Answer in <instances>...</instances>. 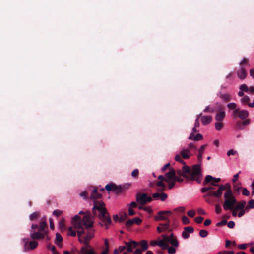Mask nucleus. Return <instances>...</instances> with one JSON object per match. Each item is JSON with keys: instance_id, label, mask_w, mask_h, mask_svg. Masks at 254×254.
Wrapping results in <instances>:
<instances>
[{"instance_id": "f257e3e1", "label": "nucleus", "mask_w": 254, "mask_h": 254, "mask_svg": "<svg viewBox=\"0 0 254 254\" xmlns=\"http://www.w3.org/2000/svg\"><path fill=\"white\" fill-rule=\"evenodd\" d=\"M101 196V195L97 192V188H94L90 196L91 199L94 200L92 211L93 214L101 221L99 225L101 226H105L106 229H108L112 224V221L105 208V204L101 200H95L100 198Z\"/></svg>"}, {"instance_id": "f03ea898", "label": "nucleus", "mask_w": 254, "mask_h": 254, "mask_svg": "<svg viewBox=\"0 0 254 254\" xmlns=\"http://www.w3.org/2000/svg\"><path fill=\"white\" fill-rule=\"evenodd\" d=\"M47 226L46 217L45 216L41 218L39 227L37 224L32 223L31 225L32 231L30 233L31 238L34 240L44 238L47 234V231L46 230Z\"/></svg>"}, {"instance_id": "7ed1b4c3", "label": "nucleus", "mask_w": 254, "mask_h": 254, "mask_svg": "<svg viewBox=\"0 0 254 254\" xmlns=\"http://www.w3.org/2000/svg\"><path fill=\"white\" fill-rule=\"evenodd\" d=\"M227 191L224 194L223 208L225 210H232L237 203V200L233 194L231 186L227 187Z\"/></svg>"}, {"instance_id": "20e7f679", "label": "nucleus", "mask_w": 254, "mask_h": 254, "mask_svg": "<svg viewBox=\"0 0 254 254\" xmlns=\"http://www.w3.org/2000/svg\"><path fill=\"white\" fill-rule=\"evenodd\" d=\"M229 187L230 185L229 184L221 185L219 186V189L216 191L213 190L214 189V187H205L201 189V191L202 193L208 191V194L206 195L208 196H214L216 198H219L222 194V191L226 190L227 187Z\"/></svg>"}, {"instance_id": "39448f33", "label": "nucleus", "mask_w": 254, "mask_h": 254, "mask_svg": "<svg viewBox=\"0 0 254 254\" xmlns=\"http://www.w3.org/2000/svg\"><path fill=\"white\" fill-rule=\"evenodd\" d=\"M240 68L237 71V75L238 77L241 80L244 79L247 75V72L246 70L247 66L250 67V65L249 64L248 60L246 58H244L242 61H241L239 63Z\"/></svg>"}, {"instance_id": "423d86ee", "label": "nucleus", "mask_w": 254, "mask_h": 254, "mask_svg": "<svg viewBox=\"0 0 254 254\" xmlns=\"http://www.w3.org/2000/svg\"><path fill=\"white\" fill-rule=\"evenodd\" d=\"M188 179L196 181L199 183H200L202 179V175L200 172V165H195L193 166L192 170L191 171Z\"/></svg>"}, {"instance_id": "0eeeda50", "label": "nucleus", "mask_w": 254, "mask_h": 254, "mask_svg": "<svg viewBox=\"0 0 254 254\" xmlns=\"http://www.w3.org/2000/svg\"><path fill=\"white\" fill-rule=\"evenodd\" d=\"M28 239H23L24 246V251L26 252L35 249L38 246V243L35 240L29 242Z\"/></svg>"}, {"instance_id": "6e6552de", "label": "nucleus", "mask_w": 254, "mask_h": 254, "mask_svg": "<svg viewBox=\"0 0 254 254\" xmlns=\"http://www.w3.org/2000/svg\"><path fill=\"white\" fill-rule=\"evenodd\" d=\"M171 214L172 212L171 211H160L158 212L157 215L155 216L154 219L157 221L165 220L168 222V220H169L168 218Z\"/></svg>"}, {"instance_id": "1a4fd4ad", "label": "nucleus", "mask_w": 254, "mask_h": 254, "mask_svg": "<svg viewBox=\"0 0 254 254\" xmlns=\"http://www.w3.org/2000/svg\"><path fill=\"white\" fill-rule=\"evenodd\" d=\"M217 113L215 115V120L217 121L222 122L226 115V113L223 109V107L220 104L217 103L216 110Z\"/></svg>"}, {"instance_id": "9d476101", "label": "nucleus", "mask_w": 254, "mask_h": 254, "mask_svg": "<svg viewBox=\"0 0 254 254\" xmlns=\"http://www.w3.org/2000/svg\"><path fill=\"white\" fill-rule=\"evenodd\" d=\"M152 200V198L146 194H139L136 196V201L138 203L144 205Z\"/></svg>"}, {"instance_id": "9b49d317", "label": "nucleus", "mask_w": 254, "mask_h": 254, "mask_svg": "<svg viewBox=\"0 0 254 254\" xmlns=\"http://www.w3.org/2000/svg\"><path fill=\"white\" fill-rule=\"evenodd\" d=\"M190 172L191 171L190 167L188 166L184 165L182 167V170L177 171V174L180 176L188 178Z\"/></svg>"}, {"instance_id": "f8f14e48", "label": "nucleus", "mask_w": 254, "mask_h": 254, "mask_svg": "<svg viewBox=\"0 0 254 254\" xmlns=\"http://www.w3.org/2000/svg\"><path fill=\"white\" fill-rule=\"evenodd\" d=\"M126 249L128 252H132L133 250L136 248L138 243L135 241H131L128 242H126Z\"/></svg>"}, {"instance_id": "ddd939ff", "label": "nucleus", "mask_w": 254, "mask_h": 254, "mask_svg": "<svg viewBox=\"0 0 254 254\" xmlns=\"http://www.w3.org/2000/svg\"><path fill=\"white\" fill-rule=\"evenodd\" d=\"M142 220L138 218L135 217L132 219H129L127 220L125 224V225L127 227H129L131 225H132L133 224H140L141 223Z\"/></svg>"}, {"instance_id": "4468645a", "label": "nucleus", "mask_w": 254, "mask_h": 254, "mask_svg": "<svg viewBox=\"0 0 254 254\" xmlns=\"http://www.w3.org/2000/svg\"><path fill=\"white\" fill-rule=\"evenodd\" d=\"M165 176L166 177L165 179L166 182L169 183L170 181H174L176 176L175 171L174 170L171 169L169 172L165 174Z\"/></svg>"}, {"instance_id": "2eb2a0df", "label": "nucleus", "mask_w": 254, "mask_h": 254, "mask_svg": "<svg viewBox=\"0 0 254 254\" xmlns=\"http://www.w3.org/2000/svg\"><path fill=\"white\" fill-rule=\"evenodd\" d=\"M152 197L155 200L164 201L167 198V195L165 193H154L152 194Z\"/></svg>"}, {"instance_id": "dca6fc26", "label": "nucleus", "mask_w": 254, "mask_h": 254, "mask_svg": "<svg viewBox=\"0 0 254 254\" xmlns=\"http://www.w3.org/2000/svg\"><path fill=\"white\" fill-rule=\"evenodd\" d=\"M181 156L185 159H188L191 155V153L189 149L186 148H182L180 152Z\"/></svg>"}, {"instance_id": "f3484780", "label": "nucleus", "mask_w": 254, "mask_h": 254, "mask_svg": "<svg viewBox=\"0 0 254 254\" xmlns=\"http://www.w3.org/2000/svg\"><path fill=\"white\" fill-rule=\"evenodd\" d=\"M201 119V122L202 124L204 125H206L209 124L212 120V117L211 116H202L201 115L200 118Z\"/></svg>"}, {"instance_id": "a211bd4d", "label": "nucleus", "mask_w": 254, "mask_h": 254, "mask_svg": "<svg viewBox=\"0 0 254 254\" xmlns=\"http://www.w3.org/2000/svg\"><path fill=\"white\" fill-rule=\"evenodd\" d=\"M63 241V237L59 233H56L55 244L60 248H62V245L61 244Z\"/></svg>"}, {"instance_id": "6ab92c4d", "label": "nucleus", "mask_w": 254, "mask_h": 254, "mask_svg": "<svg viewBox=\"0 0 254 254\" xmlns=\"http://www.w3.org/2000/svg\"><path fill=\"white\" fill-rule=\"evenodd\" d=\"M59 229L62 231H64L66 229V227L65 225V219L64 218H62L59 222L58 223Z\"/></svg>"}, {"instance_id": "aec40b11", "label": "nucleus", "mask_w": 254, "mask_h": 254, "mask_svg": "<svg viewBox=\"0 0 254 254\" xmlns=\"http://www.w3.org/2000/svg\"><path fill=\"white\" fill-rule=\"evenodd\" d=\"M168 243L164 242L162 239L158 240V246L163 249H166L168 248Z\"/></svg>"}, {"instance_id": "412c9836", "label": "nucleus", "mask_w": 254, "mask_h": 254, "mask_svg": "<svg viewBox=\"0 0 254 254\" xmlns=\"http://www.w3.org/2000/svg\"><path fill=\"white\" fill-rule=\"evenodd\" d=\"M249 116V112L247 110H243L239 112V117L241 119H245Z\"/></svg>"}, {"instance_id": "4be33fe9", "label": "nucleus", "mask_w": 254, "mask_h": 254, "mask_svg": "<svg viewBox=\"0 0 254 254\" xmlns=\"http://www.w3.org/2000/svg\"><path fill=\"white\" fill-rule=\"evenodd\" d=\"M219 97L225 102L229 101L230 100V96L227 93H220Z\"/></svg>"}, {"instance_id": "5701e85b", "label": "nucleus", "mask_w": 254, "mask_h": 254, "mask_svg": "<svg viewBox=\"0 0 254 254\" xmlns=\"http://www.w3.org/2000/svg\"><path fill=\"white\" fill-rule=\"evenodd\" d=\"M156 185L158 187L157 191L162 192L165 190V185L161 181L158 182Z\"/></svg>"}, {"instance_id": "b1692460", "label": "nucleus", "mask_w": 254, "mask_h": 254, "mask_svg": "<svg viewBox=\"0 0 254 254\" xmlns=\"http://www.w3.org/2000/svg\"><path fill=\"white\" fill-rule=\"evenodd\" d=\"M169 243L174 247L177 248L179 246V243L175 238H170Z\"/></svg>"}, {"instance_id": "393cba45", "label": "nucleus", "mask_w": 254, "mask_h": 254, "mask_svg": "<svg viewBox=\"0 0 254 254\" xmlns=\"http://www.w3.org/2000/svg\"><path fill=\"white\" fill-rule=\"evenodd\" d=\"M139 244L141 247L143 251H145L148 249V245L146 241L141 240Z\"/></svg>"}, {"instance_id": "a878e982", "label": "nucleus", "mask_w": 254, "mask_h": 254, "mask_svg": "<svg viewBox=\"0 0 254 254\" xmlns=\"http://www.w3.org/2000/svg\"><path fill=\"white\" fill-rule=\"evenodd\" d=\"M246 202H242L239 204H238L236 206H234V208H235L237 211L238 210H241L243 209H244V207L245 206Z\"/></svg>"}, {"instance_id": "bb28decb", "label": "nucleus", "mask_w": 254, "mask_h": 254, "mask_svg": "<svg viewBox=\"0 0 254 254\" xmlns=\"http://www.w3.org/2000/svg\"><path fill=\"white\" fill-rule=\"evenodd\" d=\"M160 226H161L163 232L168 230L170 227V220H168V222L166 223L160 224Z\"/></svg>"}, {"instance_id": "cd10ccee", "label": "nucleus", "mask_w": 254, "mask_h": 254, "mask_svg": "<svg viewBox=\"0 0 254 254\" xmlns=\"http://www.w3.org/2000/svg\"><path fill=\"white\" fill-rule=\"evenodd\" d=\"M76 235V232L71 227H69L68 228L67 235L70 236L74 237Z\"/></svg>"}, {"instance_id": "c85d7f7f", "label": "nucleus", "mask_w": 254, "mask_h": 254, "mask_svg": "<svg viewBox=\"0 0 254 254\" xmlns=\"http://www.w3.org/2000/svg\"><path fill=\"white\" fill-rule=\"evenodd\" d=\"M39 217V212H35L32 213L30 216L29 219L31 221L36 220Z\"/></svg>"}, {"instance_id": "c756f323", "label": "nucleus", "mask_w": 254, "mask_h": 254, "mask_svg": "<svg viewBox=\"0 0 254 254\" xmlns=\"http://www.w3.org/2000/svg\"><path fill=\"white\" fill-rule=\"evenodd\" d=\"M223 127V124L221 122L218 121L215 124V127L217 130H220Z\"/></svg>"}, {"instance_id": "7c9ffc66", "label": "nucleus", "mask_w": 254, "mask_h": 254, "mask_svg": "<svg viewBox=\"0 0 254 254\" xmlns=\"http://www.w3.org/2000/svg\"><path fill=\"white\" fill-rule=\"evenodd\" d=\"M250 99L249 97H248V96H245L241 99V103L243 105H246L247 104H248V102L250 101Z\"/></svg>"}, {"instance_id": "2f4dec72", "label": "nucleus", "mask_w": 254, "mask_h": 254, "mask_svg": "<svg viewBox=\"0 0 254 254\" xmlns=\"http://www.w3.org/2000/svg\"><path fill=\"white\" fill-rule=\"evenodd\" d=\"M176 247H174L173 246L172 247H169V245H168V248H167L168 249V253L169 254H174L176 253Z\"/></svg>"}, {"instance_id": "473e14b6", "label": "nucleus", "mask_w": 254, "mask_h": 254, "mask_svg": "<svg viewBox=\"0 0 254 254\" xmlns=\"http://www.w3.org/2000/svg\"><path fill=\"white\" fill-rule=\"evenodd\" d=\"M239 89L240 90H242L244 92H247L249 91V88L248 87L247 85L245 84H242L240 86Z\"/></svg>"}, {"instance_id": "72a5a7b5", "label": "nucleus", "mask_w": 254, "mask_h": 254, "mask_svg": "<svg viewBox=\"0 0 254 254\" xmlns=\"http://www.w3.org/2000/svg\"><path fill=\"white\" fill-rule=\"evenodd\" d=\"M63 211L62 210L56 209L53 211V215L56 217H59L61 215Z\"/></svg>"}, {"instance_id": "f704fd0d", "label": "nucleus", "mask_w": 254, "mask_h": 254, "mask_svg": "<svg viewBox=\"0 0 254 254\" xmlns=\"http://www.w3.org/2000/svg\"><path fill=\"white\" fill-rule=\"evenodd\" d=\"M227 107L231 110H235L237 105L235 103H230L227 104Z\"/></svg>"}, {"instance_id": "c9c22d12", "label": "nucleus", "mask_w": 254, "mask_h": 254, "mask_svg": "<svg viewBox=\"0 0 254 254\" xmlns=\"http://www.w3.org/2000/svg\"><path fill=\"white\" fill-rule=\"evenodd\" d=\"M127 217V214L126 213H121L120 214V216H119V218H120L119 222H121L124 221L126 219Z\"/></svg>"}, {"instance_id": "e433bc0d", "label": "nucleus", "mask_w": 254, "mask_h": 254, "mask_svg": "<svg viewBox=\"0 0 254 254\" xmlns=\"http://www.w3.org/2000/svg\"><path fill=\"white\" fill-rule=\"evenodd\" d=\"M199 235L202 238L206 237L208 235V232L205 230H201L199 232Z\"/></svg>"}, {"instance_id": "4c0bfd02", "label": "nucleus", "mask_w": 254, "mask_h": 254, "mask_svg": "<svg viewBox=\"0 0 254 254\" xmlns=\"http://www.w3.org/2000/svg\"><path fill=\"white\" fill-rule=\"evenodd\" d=\"M202 138H203L202 135H201V134H199V133L197 134L195 136H193V137L192 138V139H193L194 140H195L196 141L202 140Z\"/></svg>"}, {"instance_id": "58836bf2", "label": "nucleus", "mask_w": 254, "mask_h": 254, "mask_svg": "<svg viewBox=\"0 0 254 254\" xmlns=\"http://www.w3.org/2000/svg\"><path fill=\"white\" fill-rule=\"evenodd\" d=\"M196 128L197 127H194L192 128V132L190 133V135L188 139H190V140H191L192 139V138L194 136V133L197 132V130L196 129Z\"/></svg>"}, {"instance_id": "ea45409f", "label": "nucleus", "mask_w": 254, "mask_h": 254, "mask_svg": "<svg viewBox=\"0 0 254 254\" xmlns=\"http://www.w3.org/2000/svg\"><path fill=\"white\" fill-rule=\"evenodd\" d=\"M182 223L184 224H188L190 223L189 219L186 216H183L182 218Z\"/></svg>"}, {"instance_id": "a19ab883", "label": "nucleus", "mask_w": 254, "mask_h": 254, "mask_svg": "<svg viewBox=\"0 0 254 254\" xmlns=\"http://www.w3.org/2000/svg\"><path fill=\"white\" fill-rule=\"evenodd\" d=\"M201 115V114H200L198 115H197V118L195 121L194 127H198L199 126V119L200 118Z\"/></svg>"}, {"instance_id": "79ce46f5", "label": "nucleus", "mask_w": 254, "mask_h": 254, "mask_svg": "<svg viewBox=\"0 0 254 254\" xmlns=\"http://www.w3.org/2000/svg\"><path fill=\"white\" fill-rule=\"evenodd\" d=\"M213 180V177L211 175H207L205 178V182L206 183H211Z\"/></svg>"}, {"instance_id": "37998d69", "label": "nucleus", "mask_w": 254, "mask_h": 254, "mask_svg": "<svg viewBox=\"0 0 254 254\" xmlns=\"http://www.w3.org/2000/svg\"><path fill=\"white\" fill-rule=\"evenodd\" d=\"M184 230L190 234L193 232L194 229L192 227H186L184 228Z\"/></svg>"}, {"instance_id": "c03bdc74", "label": "nucleus", "mask_w": 254, "mask_h": 254, "mask_svg": "<svg viewBox=\"0 0 254 254\" xmlns=\"http://www.w3.org/2000/svg\"><path fill=\"white\" fill-rule=\"evenodd\" d=\"M237 154V151L234 150V149H230L229 151H228L227 154L228 156H230V155H235V154Z\"/></svg>"}, {"instance_id": "a18cd8bd", "label": "nucleus", "mask_w": 254, "mask_h": 254, "mask_svg": "<svg viewBox=\"0 0 254 254\" xmlns=\"http://www.w3.org/2000/svg\"><path fill=\"white\" fill-rule=\"evenodd\" d=\"M162 238V240H164V242H166L167 243L169 242V240H170V237H169V236L166 234H163L161 236Z\"/></svg>"}, {"instance_id": "49530a36", "label": "nucleus", "mask_w": 254, "mask_h": 254, "mask_svg": "<svg viewBox=\"0 0 254 254\" xmlns=\"http://www.w3.org/2000/svg\"><path fill=\"white\" fill-rule=\"evenodd\" d=\"M187 214L190 217H193L195 215V212L193 210H190L188 212Z\"/></svg>"}, {"instance_id": "de8ad7c7", "label": "nucleus", "mask_w": 254, "mask_h": 254, "mask_svg": "<svg viewBox=\"0 0 254 254\" xmlns=\"http://www.w3.org/2000/svg\"><path fill=\"white\" fill-rule=\"evenodd\" d=\"M113 187H114V185L113 184H107L105 186V189L107 190L110 191V190H111L113 189Z\"/></svg>"}, {"instance_id": "09e8293b", "label": "nucleus", "mask_w": 254, "mask_h": 254, "mask_svg": "<svg viewBox=\"0 0 254 254\" xmlns=\"http://www.w3.org/2000/svg\"><path fill=\"white\" fill-rule=\"evenodd\" d=\"M215 111V110L213 109V108H212V109H210V106H207L204 109V112H211V113H213Z\"/></svg>"}, {"instance_id": "8fccbe9b", "label": "nucleus", "mask_w": 254, "mask_h": 254, "mask_svg": "<svg viewBox=\"0 0 254 254\" xmlns=\"http://www.w3.org/2000/svg\"><path fill=\"white\" fill-rule=\"evenodd\" d=\"M182 237L184 239H188L189 236H190V235H189V233H187L186 231L184 230L183 232H182Z\"/></svg>"}, {"instance_id": "3c124183", "label": "nucleus", "mask_w": 254, "mask_h": 254, "mask_svg": "<svg viewBox=\"0 0 254 254\" xmlns=\"http://www.w3.org/2000/svg\"><path fill=\"white\" fill-rule=\"evenodd\" d=\"M138 170L137 169H135L132 171L131 175L133 177H136L138 175Z\"/></svg>"}, {"instance_id": "603ef678", "label": "nucleus", "mask_w": 254, "mask_h": 254, "mask_svg": "<svg viewBox=\"0 0 254 254\" xmlns=\"http://www.w3.org/2000/svg\"><path fill=\"white\" fill-rule=\"evenodd\" d=\"M203 220V218L202 217H197L195 218V221L196 223L200 224L201 223Z\"/></svg>"}, {"instance_id": "864d4df0", "label": "nucleus", "mask_w": 254, "mask_h": 254, "mask_svg": "<svg viewBox=\"0 0 254 254\" xmlns=\"http://www.w3.org/2000/svg\"><path fill=\"white\" fill-rule=\"evenodd\" d=\"M242 194L245 196H249L250 194V192L246 188H243Z\"/></svg>"}, {"instance_id": "5fc2aeb1", "label": "nucleus", "mask_w": 254, "mask_h": 254, "mask_svg": "<svg viewBox=\"0 0 254 254\" xmlns=\"http://www.w3.org/2000/svg\"><path fill=\"white\" fill-rule=\"evenodd\" d=\"M188 149H189L190 150L191 149H195L196 150L197 147L192 143H190L188 145Z\"/></svg>"}, {"instance_id": "6e6d98bb", "label": "nucleus", "mask_w": 254, "mask_h": 254, "mask_svg": "<svg viewBox=\"0 0 254 254\" xmlns=\"http://www.w3.org/2000/svg\"><path fill=\"white\" fill-rule=\"evenodd\" d=\"M227 225L229 228H233L235 226V223L233 221H230L228 223Z\"/></svg>"}, {"instance_id": "4d7b16f0", "label": "nucleus", "mask_w": 254, "mask_h": 254, "mask_svg": "<svg viewBox=\"0 0 254 254\" xmlns=\"http://www.w3.org/2000/svg\"><path fill=\"white\" fill-rule=\"evenodd\" d=\"M249 205L250 208H254V200L251 199L249 201Z\"/></svg>"}, {"instance_id": "13d9d810", "label": "nucleus", "mask_w": 254, "mask_h": 254, "mask_svg": "<svg viewBox=\"0 0 254 254\" xmlns=\"http://www.w3.org/2000/svg\"><path fill=\"white\" fill-rule=\"evenodd\" d=\"M221 208L219 205H216L215 206V211L216 213L219 214L221 212Z\"/></svg>"}, {"instance_id": "bf43d9fd", "label": "nucleus", "mask_w": 254, "mask_h": 254, "mask_svg": "<svg viewBox=\"0 0 254 254\" xmlns=\"http://www.w3.org/2000/svg\"><path fill=\"white\" fill-rule=\"evenodd\" d=\"M241 173V171H239L238 173L234 175L233 178L232 179V181L233 182H235L237 181L238 178H239V175Z\"/></svg>"}, {"instance_id": "052dcab7", "label": "nucleus", "mask_w": 254, "mask_h": 254, "mask_svg": "<svg viewBox=\"0 0 254 254\" xmlns=\"http://www.w3.org/2000/svg\"><path fill=\"white\" fill-rule=\"evenodd\" d=\"M168 184H169V189H171L174 187V186L175 185V181H170L169 182V183H168Z\"/></svg>"}, {"instance_id": "680f3d73", "label": "nucleus", "mask_w": 254, "mask_h": 254, "mask_svg": "<svg viewBox=\"0 0 254 254\" xmlns=\"http://www.w3.org/2000/svg\"><path fill=\"white\" fill-rule=\"evenodd\" d=\"M205 147H206V145H202L200 148H199V150H198V152L199 153H203L204 151V150L205 149Z\"/></svg>"}, {"instance_id": "e2e57ef3", "label": "nucleus", "mask_w": 254, "mask_h": 254, "mask_svg": "<svg viewBox=\"0 0 254 254\" xmlns=\"http://www.w3.org/2000/svg\"><path fill=\"white\" fill-rule=\"evenodd\" d=\"M239 110L238 109H237V108L235 109V110H233V116L234 117L237 116L238 115H239Z\"/></svg>"}, {"instance_id": "0e129e2a", "label": "nucleus", "mask_w": 254, "mask_h": 254, "mask_svg": "<svg viewBox=\"0 0 254 254\" xmlns=\"http://www.w3.org/2000/svg\"><path fill=\"white\" fill-rule=\"evenodd\" d=\"M48 248L49 250L52 251L53 253H54V252H56L55 250V247L53 245H49L48 246Z\"/></svg>"}, {"instance_id": "69168bd1", "label": "nucleus", "mask_w": 254, "mask_h": 254, "mask_svg": "<svg viewBox=\"0 0 254 254\" xmlns=\"http://www.w3.org/2000/svg\"><path fill=\"white\" fill-rule=\"evenodd\" d=\"M136 207H137L136 203L135 202L133 201L130 203L129 208H135Z\"/></svg>"}, {"instance_id": "338daca9", "label": "nucleus", "mask_w": 254, "mask_h": 254, "mask_svg": "<svg viewBox=\"0 0 254 254\" xmlns=\"http://www.w3.org/2000/svg\"><path fill=\"white\" fill-rule=\"evenodd\" d=\"M197 211H198V213L200 214H202V215H205L206 214V212L202 208H199L198 210H197Z\"/></svg>"}, {"instance_id": "774afa93", "label": "nucleus", "mask_w": 254, "mask_h": 254, "mask_svg": "<svg viewBox=\"0 0 254 254\" xmlns=\"http://www.w3.org/2000/svg\"><path fill=\"white\" fill-rule=\"evenodd\" d=\"M126 249V246H119L118 250L120 252H122Z\"/></svg>"}]
</instances>
